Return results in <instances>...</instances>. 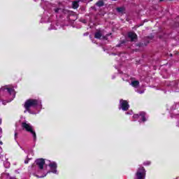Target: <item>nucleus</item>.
<instances>
[{
  "label": "nucleus",
  "instance_id": "9b49d317",
  "mask_svg": "<svg viewBox=\"0 0 179 179\" xmlns=\"http://www.w3.org/2000/svg\"><path fill=\"white\" fill-rule=\"evenodd\" d=\"M131 85L133 87H138L139 86V81L134 80L131 82Z\"/></svg>",
  "mask_w": 179,
  "mask_h": 179
},
{
  "label": "nucleus",
  "instance_id": "39448f33",
  "mask_svg": "<svg viewBox=\"0 0 179 179\" xmlns=\"http://www.w3.org/2000/svg\"><path fill=\"white\" fill-rule=\"evenodd\" d=\"M35 163L36 166H38L39 170L44 169V164H45V161L44 160V159L43 158L38 159L35 161Z\"/></svg>",
  "mask_w": 179,
  "mask_h": 179
},
{
  "label": "nucleus",
  "instance_id": "bb28decb",
  "mask_svg": "<svg viewBox=\"0 0 179 179\" xmlns=\"http://www.w3.org/2000/svg\"><path fill=\"white\" fill-rule=\"evenodd\" d=\"M48 173H50V171H48V172H47V174H48Z\"/></svg>",
  "mask_w": 179,
  "mask_h": 179
},
{
  "label": "nucleus",
  "instance_id": "7ed1b4c3",
  "mask_svg": "<svg viewBox=\"0 0 179 179\" xmlns=\"http://www.w3.org/2000/svg\"><path fill=\"white\" fill-rule=\"evenodd\" d=\"M145 176H146V171H145V168L140 167L136 173V178L145 179Z\"/></svg>",
  "mask_w": 179,
  "mask_h": 179
},
{
  "label": "nucleus",
  "instance_id": "4468645a",
  "mask_svg": "<svg viewBox=\"0 0 179 179\" xmlns=\"http://www.w3.org/2000/svg\"><path fill=\"white\" fill-rule=\"evenodd\" d=\"M73 9H76V8H79V3H78V2H76V1H74L73 3Z\"/></svg>",
  "mask_w": 179,
  "mask_h": 179
},
{
  "label": "nucleus",
  "instance_id": "c85d7f7f",
  "mask_svg": "<svg viewBox=\"0 0 179 179\" xmlns=\"http://www.w3.org/2000/svg\"><path fill=\"white\" fill-rule=\"evenodd\" d=\"M3 104H5V103H4V102H3Z\"/></svg>",
  "mask_w": 179,
  "mask_h": 179
},
{
  "label": "nucleus",
  "instance_id": "1a4fd4ad",
  "mask_svg": "<svg viewBox=\"0 0 179 179\" xmlns=\"http://www.w3.org/2000/svg\"><path fill=\"white\" fill-rule=\"evenodd\" d=\"M95 38H99V40H104L106 38V36H103V34H101V31H96L94 34Z\"/></svg>",
  "mask_w": 179,
  "mask_h": 179
},
{
  "label": "nucleus",
  "instance_id": "a878e982",
  "mask_svg": "<svg viewBox=\"0 0 179 179\" xmlns=\"http://www.w3.org/2000/svg\"><path fill=\"white\" fill-rule=\"evenodd\" d=\"M84 36H87V34H84Z\"/></svg>",
  "mask_w": 179,
  "mask_h": 179
},
{
  "label": "nucleus",
  "instance_id": "4be33fe9",
  "mask_svg": "<svg viewBox=\"0 0 179 179\" xmlns=\"http://www.w3.org/2000/svg\"><path fill=\"white\" fill-rule=\"evenodd\" d=\"M2 124V119H0V125Z\"/></svg>",
  "mask_w": 179,
  "mask_h": 179
},
{
  "label": "nucleus",
  "instance_id": "2eb2a0df",
  "mask_svg": "<svg viewBox=\"0 0 179 179\" xmlns=\"http://www.w3.org/2000/svg\"><path fill=\"white\" fill-rule=\"evenodd\" d=\"M10 166V164L9 162H6L4 163V166H5L6 169L9 168Z\"/></svg>",
  "mask_w": 179,
  "mask_h": 179
},
{
  "label": "nucleus",
  "instance_id": "0eeeda50",
  "mask_svg": "<svg viewBox=\"0 0 179 179\" xmlns=\"http://www.w3.org/2000/svg\"><path fill=\"white\" fill-rule=\"evenodd\" d=\"M128 37L130 38L131 41H136L138 36L134 32H129Z\"/></svg>",
  "mask_w": 179,
  "mask_h": 179
},
{
  "label": "nucleus",
  "instance_id": "423d86ee",
  "mask_svg": "<svg viewBox=\"0 0 179 179\" xmlns=\"http://www.w3.org/2000/svg\"><path fill=\"white\" fill-rule=\"evenodd\" d=\"M146 113L145 112H141L139 114H136L133 115V118H141L143 122L146 121L145 117Z\"/></svg>",
  "mask_w": 179,
  "mask_h": 179
},
{
  "label": "nucleus",
  "instance_id": "9d476101",
  "mask_svg": "<svg viewBox=\"0 0 179 179\" xmlns=\"http://www.w3.org/2000/svg\"><path fill=\"white\" fill-rule=\"evenodd\" d=\"M96 6H98L99 8H101V6H103L104 5V1L103 0H99L98 1L96 4Z\"/></svg>",
  "mask_w": 179,
  "mask_h": 179
},
{
  "label": "nucleus",
  "instance_id": "6e6552de",
  "mask_svg": "<svg viewBox=\"0 0 179 179\" xmlns=\"http://www.w3.org/2000/svg\"><path fill=\"white\" fill-rule=\"evenodd\" d=\"M49 167H50L52 173H53L54 174H57V163L52 162L49 164Z\"/></svg>",
  "mask_w": 179,
  "mask_h": 179
},
{
  "label": "nucleus",
  "instance_id": "6ab92c4d",
  "mask_svg": "<svg viewBox=\"0 0 179 179\" xmlns=\"http://www.w3.org/2000/svg\"><path fill=\"white\" fill-rule=\"evenodd\" d=\"M16 138H17V133L15 132V139H16Z\"/></svg>",
  "mask_w": 179,
  "mask_h": 179
},
{
  "label": "nucleus",
  "instance_id": "412c9836",
  "mask_svg": "<svg viewBox=\"0 0 179 179\" xmlns=\"http://www.w3.org/2000/svg\"><path fill=\"white\" fill-rule=\"evenodd\" d=\"M150 41H149V38H147V44H149Z\"/></svg>",
  "mask_w": 179,
  "mask_h": 179
},
{
  "label": "nucleus",
  "instance_id": "393cba45",
  "mask_svg": "<svg viewBox=\"0 0 179 179\" xmlns=\"http://www.w3.org/2000/svg\"><path fill=\"white\" fill-rule=\"evenodd\" d=\"M164 0H159L160 2H163Z\"/></svg>",
  "mask_w": 179,
  "mask_h": 179
},
{
  "label": "nucleus",
  "instance_id": "f03ea898",
  "mask_svg": "<svg viewBox=\"0 0 179 179\" xmlns=\"http://www.w3.org/2000/svg\"><path fill=\"white\" fill-rule=\"evenodd\" d=\"M22 129H25V131H27V132H29V134H32L34 141H36V139H37V136L36 135V131H34V129H33V126H31V124H30V123L24 122L22 123Z\"/></svg>",
  "mask_w": 179,
  "mask_h": 179
},
{
  "label": "nucleus",
  "instance_id": "5701e85b",
  "mask_svg": "<svg viewBox=\"0 0 179 179\" xmlns=\"http://www.w3.org/2000/svg\"><path fill=\"white\" fill-rule=\"evenodd\" d=\"M3 143H2V141H0V145H3Z\"/></svg>",
  "mask_w": 179,
  "mask_h": 179
},
{
  "label": "nucleus",
  "instance_id": "f257e3e1",
  "mask_svg": "<svg viewBox=\"0 0 179 179\" xmlns=\"http://www.w3.org/2000/svg\"><path fill=\"white\" fill-rule=\"evenodd\" d=\"M41 102H40V101L37 100V99H27L24 105V108L26 109L24 113H31L30 111V108L31 107H36L37 106H38Z\"/></svg>",
  "mask_w": 179,
  "mask_h": 179
},
{
  "label": "nucleus",
  "instance_id": "cd10ccee",
  "mask_svg": "<svg viewBox=\"0 0 179 179\" xmlns=\"http://www.w3.org/2000/svg\"><path fill=\"white\" fill-rule=\"evenodd\" d=\"M171 57H173V55L171 54Z\"/></svg>",
  "mask_w": 179,
  "mask_h": 179
},
{
  "label": "nucleus",
  "instance_id": "f8f14e48",
  "mask_svg": "<svg viewBox=\"0 0 179 179\" xmlns=\"http://www.w3.org/2000/svg\"><path fill=\"white\" fill-rule=\"evenodd\" d=\"M116 10L119 13H124V12L125 11V8L124 7H117L116 8Z\"/></svg>",
  "mask_w": 179,
  "mask_h": 179
},
{
  "label": "nucleus",
  "instance_id": "aec40b11",
  "mask_svg": "<svg viewBox=\"0 0 179 179\" xmlns=\"http://www.w3.org/2000/svg\"><path fill=\"white\" fill-rule=\"evenodd\" d=\"M138 93H139L140 94H142L143 93H144V91H138Z\"/></svg>",
  "mask_w": 179,
  "mask_h": 179
},
{
  "label": "nucleus",
  "instance_id": "a211bd4d",
  "mask_svg": "<svg viewBox=\"0 0 179 179\" xmlns=\"http://www.w3.org/2000/svg\"><path fill=\"white\" fill-rule=\"evenodd\" d=\"M122 44H124V42L117 45L116 47H122Z\"/></svg>",
  "mask_w": 179,
  "mask_h": 179
},
{
  "label": "nucleus",
  "instance_id": "f3484780",
  "mask_svg": "<svg viewBox=\"0 0 179 179\" xmlns=\"http://www.w3.org/2000/svg\"><path fill=\"white\" fill-rule=\"evenodd\" d=\"M30 160V159L27 158V159L24 160V163L25 164H27L29 163V161Z\"/></svg>",
  "mask_w": 179,
  "mask_h": 179
},
{
  "label": "nucleus",
  "instance_id": "ddd939ff",
  "mask_svg": "<svg viewBox=\"0 0 179 179\" xmlns=\"http://www.w3.org/2000/svg\"><path fill=\"white\" fill-rule=\"evenodd\" d=\"M54 11L55 12V13H59L61 12H64V9L61 8H54Z\"/></svg>",
  "mask_w": 179,
  "mask_h": 179
},
{
  "label": "nucleus",
  "instance_id": "20e7f679",
  "mask_svg": "<svg viewBox=\"0 0 179 179\" xmlns=\"http://www.w3.org/2000/svg\"><path fill=\"white\" fill-rule=\"evenodd\" d=\"M120 108L123 111H128V109L129 108V104L128 103V101L120 99Z\"/></svg>",
  "mask_w": 179,
  "mask_h": 179
},
{
  "label": "nucleus",
  "instance_id": "dca6fc26",
  "mask_svg": "<svg viewBox=\"0 0 179 179\" xmlns=\"http://www.w3.org/2000/svg\"><path fill=\"white\" fill-rule=\"evenodd\" d=\"M150 164V162L149 161L144 162V166H149Z\"/></svg>",
  "mask_w": 179,
  "mask_h": 179
},
{
  "label": "nucleus",
  "instance_id": "b1692460",
  "mask_svg": "<svg viewBox=\"0 0 179 179\" xmlns=\"http://www.w3.org/2000/svg\"><path fill=\"white\" fill-rule=\"evenodd\" d=\"M45 176H47V173L46 174H45L43 176H42V177H45Z\"/></svg>",
  "mask_w": 179,
  "mask_h": 179
}]
</instances>
